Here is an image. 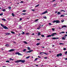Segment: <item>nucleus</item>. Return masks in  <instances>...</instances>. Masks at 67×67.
<instances>
[{
  "mask_svg": "<svg viewBox=\"0 0 67 67\" xmlns=\"http://www.w3.org/2000/svg\"><path fill=\"white\" fill-rule=\"evenodd\" d=\"M64 43H59V44L60 45H64Z\"/></svg>",
  "mask_w": 67,
  "mask_h": 67,
  "instance_id": "e433bc0d",
  "label": "nucleus"
},
{
  "mask_svg": "<svg viewBox=\"0 0 67 67\" xmlns=\"http://www.w3.org/2000/svg\"><path fill=\"white\" fill-rule=\"evenodd\" d=\"M26 35H29L30 34L28 33H26Z\"/></svg>",
  "mask_w": 67,
  "mask_h": 67,
  "instance_id": "de8ad7c7",
  "label": "nucleus"
},
{
  "mask_svg": "<svg viewBox=\"0 0 67 67\" xmlns=\"http://www.w3.org/2000/svg\"><path fill=\"white\" fill-rule=\"evenodd\" d=\"M55 22L56 23V24H57V23H59L60 22V21L58 20H54L52 22L53 23H55Z\"/></svg>",
  "mask_w": 67,
  "mask_h": 67,
  "instance_id": "f03ea898",
  "label": "nucleus"
},
{
  "mask_svg": "<svg viewBox=\"0 0 67 67\" xmlns=\"http://www.w3.org/2000/svg\"><path fill=\"white\" fill-rule=\"evenodd\" d=\"M11 33H12V34H15V32L13 31H11Z\"/></svg>",
  "mask_w": 67,
  "mask_h": 67,
  "instance_id": "aec40b11",
  "label": "nucleus"
},
{
  "mask_svg": "<svg viewBox=\"0 0 67 67\" xmlns=\"http://www.w3.org/2000/svg\"><path fill=\"white\" fill-rule=\"evenodd\" d=\"M52 39L53 40H56V39H58L59 38H55V37H52Z\"/></svg>",
  "mask_w": 67,
  "mask_h": 67,
  "instance_id": "9b49d317",
  "label": "nucleus"
},
{
  "mask_svg": "<svg viewBox=\"0 0 67 67\" xmlns=\"http://www.w3.org/2000/svg\"><path fill=\"white\" fill-rule=\"evenodd\" d=\"M43 53H44V52H40V54H41V55H43V54H43Z\"/></svg>",
  "mask_w": 67,
  "mask_h": 67,
  "instance_id": "c9c22d12",
  "label": "nucleus"
},
{
  "mask_svg": "<svg viewBox=\"0 0 67 67\" xmlns=\"http://www.w3.org/2000/svg\"><path fill=\"white\" fill-rule=\"evenodd\" d=\"M60 12H63H63H65V11L64 10H61L60 11Z\"/></svg>",
  "mask_w": 67,
  "mask_h": 67,
  "instance_id": "a878e982",
  "label": "nucleus"
},
{
  "mask_svg": "<svg viewBox=\"0 0 67 67\" xmlns=\"http://www.w3.org/2000/svg\"><path fill=\"white\" fill-rule=\"evenodd\" d=\"M65 36H67V34H66L65 35Z\"/></svg>",
  "mask_w": 67,
  "mask_h": 67,
  "instance_id": "69168bd1",
  "label": "nucleus"
},
{
  "mask_svg": "<svg viewBox=\"0 0 67 67\" xmlns=\"http://www.w3.org/2000/svg\"><path fill=\"white\" fill-rule=\"evenodd\" d=\"M22 20V18H20V21H21V20Z\"/></svg>",
  "mask_w": 67,
  "mask_h": 67,
  "instance_id": "5fc2aeb1",
  "label": "nucleus"
},
{
  "mask_svg": "<svg viewBox=\"0 0 67 67\" xmlns=\"http://www.w3.org/2000/svg\"><path fill=\"white\" fill-rule=\"evenodd\" d=\"M62 56V54L60 53L59 54H57L56 57H58V56Z\"/></svg>",
  "mask_w": 67,
  "mask_h": 67,
  "instance_id": "7ed1b4c3",
  "label": "nucleus"
},
{
  "mask_svg": "<svg viewBox=\"0 0 67 67\" xmlns=\"http://www.w3.org/2000/svg\"><path fill=\"white\" fill-rule=\"evenodd\" d=\"M33 50H30L28 51H27L26 52V53H31V52H33Z\"/></svg>",
  "mask_w": 67,
  "mask_h": 67,
  "instance_id": "39448f33",
  "label": "nucleus"
},
{
  "mask_svg": "<svg viewBox=\"0 0 67 67\" xmlns=\"http://www.w3.org/2000/svg\"><path fill=\"white\" fill-rule=\"evenodd\" d=\"M6 63H9V62H10V61L7 60V61H6Z\"/></svg>",
  "mask_w": 67,
  "mask_h": 67,
  "instance_id": "ea45409f",
  "label": "nucleus"
},
{
  "mask_svg": "<svg viewBox=\"0 0 67 67\" xmlns=\"http://www.w3.org/2000/svg\"><path fill=\"white\" fill-rule=\"evenodd\" d=\"M62 33H65V32L64 31L62 32Z\"/></svg>",
  "mask_w": 67,
  "mask_h": 67,
  "instance_id": "052dcab7",
  "label": "nucleus"
},
{
  "mask_svg": "<svg viewBox=\"0 0 67 67\" xmlns=\"http://www.w3.org/2000/svg\"><path fill=\"white\" fill-rule=\"evenodd\" d=\"M9 60H14V59H12L11 58H10Z\"/></svg>",
  "mask_w": 67,
  "mask_h": 67,
  "instance_id": "2eb2a0df",
  "label": "nucleus"
},
{
  "mask_svg": "<svg viewBox=\"0 0 67 67\" xmlns=\"http://www.w3.org/2000/svg\"><path fill=\"white\" fill-rule=\"evenodd\" d=\"M52 30L53 31H54V30H55V29L54 28H52Z\"/></svg>",
  "mask_w": 67,
  "mask_h": 67,
  "instance_id": "c03bdc74",
  "label": "nucleus"
},
{
  "mask_svg": "<svg viewBox=\"0 0 67 67\" xmlns=\"http://www.w3.org/2000/svg\"><path fill=\"white\" fill-rule=\"evenodd\" d=\"M19 28L20 29H21L22 28V26H19Z\"/></svg>",
  "mask_w": 67,
  "mask_h": 67,
  "instance_id": "7c9ffc66",
  "label": "nucleus"
},
{
  "mask_svg": "<svg viewBox=\"0 0 67 67\" xmlns=\"http://www.w3.org/2000/svg\"><path fill=\"white\" fill-rule=\"evenodd\" d=\"M31 10L33 11H35V10L34 9H32Z\"/></svg>",
  "mask_w": 67,
  "mask_h": 67,
  "instance_id": "13d9d810",
  "label": "nucleus"
},
{
  "mask_svg": "<svg viewBox=\"0 0 67 67\" xmlns=\"http://www.w3.org/2000/svg\"><path fill=\"white\" fill-rule=\"evenodd\" d=\"M38 20V19H36V20H35V22H37V21Z\"/></svg>",
  "mask_w": 67,
  "mask_h": 67,
  "instance_id": "4c0bfd02",
  "label": "nucleus"
},
{
  "mask_svg": "<svg viewBox=\"0 0 67 67\" xmlns=\"http://www.w3.org/2000/svg\"><path fill=\"white\" fill-rule=\"evenodd\" d=\"M6 35H10V33H6Z\"/></svg>",
  "mask_w": 67,
  "mask_h": 67,
  "instance_id": "4468645a",
  "label": "nucleus"
},
{
  "mask_svg": "<svg viewBox=\"0 0 67 67\" xmlns=\"http://www.w3.org/2000/svg\"><path fill=\"white\" fill-rule=\"evenodd\" d=\"M37 30H40V28L39 27H38L37 28Z\"/></svg>",
  "mask_w": 67,
  "mask_h": 67,
  "instance_id": "603ef678",
  "label": "nucleus"
},
{
  "mask_svg": "<svg viewBox=\"0 0 67 67\" xmlns=\"http://www.w3.org/2000/svg\"><path fill=\"white\" fill-rule=\"evenodd\" d=\"M26 51V49H25L23 50V52H25Z\"/></svg>",
  "mask_w": 67,
  "mask_h": 67,
  "instance_id": "2f4dec72",
  "label": "nucleus"
},
{
  "mask_svg": "<svg viewBox=\"0 0 67 67\" xmlns=\"http://www.w3.org/2000/svg\"><path fill=\"white\" fill-rule=\"evenodd\" d=\"M55 47V46L54 45H53L52 46V47Z\"/></svg>",
  "mask_w": 67,
  "mask_h": 67,
  "instance_id": "0e129e2a",
  "label": "nucleus"
},
{
  "mask_svg": "<svg viewBox=\"0 0 67 67\" xmlns=\"http://www.w3.org/2000/svg\"><path fill=\"white\" fill-rule=\"evenodd\" d=\"M2 11H3V12H5V11H6V10H5V9H3V10H2Z\"/></svg>",
  "mask_w": 67,
  "mask_h": 67,
  "instance_id": "4be33fe9",
  "label": "nucleus"
},
{
  "mask_svg": "<svg viewBox=\"0 0 67 67\" xmlns=\"http://www.w3.org/2000/svg\"><path fill=\"white\" fill-rule=\"evenodd\" d=\"M61 22L62 23H63L64 22V20H61Z\"/></svg>",
  "mask_w": 67,
  "mask_h": 67,
  "instance_id": "58836bf2",
  "label": "nucleus"
},
{
  "mask_svg": "<svg viewBox=\"0 0 67 67\" xmlns=\"http://www.w3.org/2000/svg\"><path fill=\"white\" fill-rule=\"evenodd\" d=\"M49 25H52V24H51V23H49Z\"/></svg>",
  "mask_w": 67,
  "mask_h": 67,
  "instance_id": "8fccbe9b",
  "label": "nucleus"
},
{
  "mask_svg": "<svg viewBox=\"0 0 67 67\" xmlns=\"http://www.w3.org/2000/svg\"><path fill=\"white\" fill-rule=\"evenodd\" d=\"M22 14L23 15H25L26 14V13H23Z\"/></svg>",
  "mask_w": 67,
  "mask_h": 67,
  "instance_id": "864d4df0",
  "label": "nucleus"
},
{
  "mask_svg": "<svg viewBox=\"0 0 67 67\" xmlns=\"http://www.w3.org/2000/svg\"><path fill=\"white\" fill-rule=\"evenodd\" d=\"M41 34L40 33V32H39L38 33V36H40V35H41Z\"/></svg>",
  "mask_w": 67,
  "mask_h": 67,
  "instance_id": "f3484780",
  "label": "nucleus"
},
{
  "mask_svg": "<svg viewBox=\"0 0 67 67\" xmlns=\"http://www.w3.org/2000/svg\"><path fill=\"white\" fill-rule=\"evenodd\" d=\"M63 50L64 51H66V48H63Z\"/></svg>",
  "mask_w": 67,
  "mask_h": 67,
  "instance_id": "09e8293b",
  "label": "nucleus"
},
{
  "mask_svg": "<svg viewBox=\"0 0 67 67\" xmlns=\"http://www.w3.org/2000/svg\"><path fill=\"white\" fill-rule=\"evenodd\" d=\"M1 24V26H2V27H3V28L4 26V25H3L1 24Z\"/></svg>",
  "mask_w": 67,
  "mask_h": 67,
  "instance_id": "f8f14e48",
  "label": "nucleus"
},
{
  "mask_svg": "<svg viewBox=\"0 0 67 67\" xmlns=\"http://www.w3.org/2000/svg\"><path fill=\"white\" fill-rule=\"evenodd\" d=\"M15 51V49H11L10 50L8 51V52H13V51Z\"/></svg>",
  "mask_w": 67,
  "mask_h": 67,
  "instance_id": "9d476101",
  "label": "nucleus"
},
{
  "mask_svg": "<svg viewBox=\"0 0 67 67\" xmlns=\"http://www.w3.org/2000/svg\"><path fill=\"white\" fill-rule=\"evenodd\" d=\"M37 59H38V58H36L35 59V60H37Z\"/></svg>",
  "mask_w": 67,
  "mask_h": 67,
  "instance_id": "3c124183",
  "label": "nucleus"
},
{
  "mask_svg": "<svg viewBox=\"0 0 67 67\" xmlns=\"http://www.w3.org/2000/svg\"><path fill=\"white\" fill-rule=\"evenodd\" d=\"M12 15L13 16H14V14L13 13H12Z\"/></svg>",
  "mask_w": 67,
  "mask_h": 67,
  "instance_id": "473e14b6",
  "label": "nucleus"
},
{
  "mask_svg": "<svg viewBox=\"0 0 67 67\" xmlns=\"http://www.w3.org/2000/svg\"><path fill=\"white\" fill-rule=\"evenodd\" d=\"M37 41H39L40 40V39H37Z\"/></svg>",
  "mask_w": 67,
  "mask_h": 67,
  "instance_id": "bf43d9fd",
  "label": "nucleus"
},
{
  "mask_svg": "<svg viewBox=\"0 0 67 67\" xmlns=\"http://www.w3.org/2000/svg\"><path fill=\"white\" fill-rule=\"evenodd\" d=\"M32 35H34V33H33L32 34Z\"/></svg>",
  "mask_w": 67,
  "mask_h": 67,
  "instance_id": "338daca9",
  "label": "nucleus"
},
{
  "mask_svg": "<svg viewBox=\"0 0 67 67\" xmlns=\"http://www.w3.org/2000/svg\"><path fill=\"white\" fill-rule=\"evenodd\" d=\"M41 36L42 37H45V36H44V35H41Z\"/></svg>",
  "mask_w": 67,
  "mask_h": 67,
  "instance_id": "5701e85b",
  "label": "nucleus"
},
{
  "mask_svg": "<svg viewBox=\"0 0 67 67\" xmlns=\"http://www.w3.org/2000/svg\"><path fill=\"white\" fill-rule=\"evenodd\" d=\"M22 12H26V10H23L22 11Z\"/></svg>",
  "mask_w": 67,
  "mask_h": 67,
  "instance_id": "f704fd0d",
  "label": "nucleus"
},
{
  "mask_svg": "<svg viewBox=\"0 0 67 67\" xmlns=\"http://www.w3.org/2000/svg\"><path fill=\"white\" fill-rule=\"evenodd\" d=\"M27 49H28V50H31V49H30V47H28Z\"/></svg>",
  "mask_w": 67,
  "mask_h": 67,
  "instance_id": "412c9836",
  "label": "nucleus"
},
{
  "mask_svg": "<svg viewBox=\"0 0 67 67\" xmlns=\"http://www.w3.org/2000/svg\"><path fill=\"white\" fill-rule=\"evenodd\" d=\"M40 44V43H37L36 44V45H37V46H38V45H39Z\"/></svg>",
  "mask_w": 67,
  "mask_h": 67,
  "instance_id": "bb28decb",
  "label": "nucleus"
},
{
  "mask_svg": "<svg viewBox=\"0 0 67 67\" xmlns=\"http://www.w3.org/2000/svg\"><path fill=\"white\" fill-rule=\"evenodd\" d=\"M66 36H64V38H66Z\"/></svg>",
  "mask_w": 67,
  "mask_h": 67,
  "instance_id": "e2e57ef3",
  "label": "nucleus"
},
{
  "mask_svg": "<svg viewBox=\"0 0 67 67\" xmlns=\"http://www.w3.org/2000/svg\"><path fill=\"white\" fill-rule=\"evenodd\" d=\"M3 15V13H1L0 14V16H1V15Z\"/></svg>",
  "mask_w": 67,
  "mask_h": 67,
  "instance_id": "a18cd8bd",
  "label": "nucleus"
},
{
  "mask_svg": "<svg viewBox=\"0 0 67 67\" xmlns=\"http://www.w3.org/2000/svg\"><path fill=\"white\" fill-rule=\"evenodd\" d=\"M24 2V1H21V2H20V3H23Z\"/></svg>",
  "mask_w": 67,
  "mask_h": 67,
  "instance_id": "4d7b16f0",
  "label": "nucleus"
},
{
  "mask_svg": "<svg viewBox=\"0 0 67 67\" xmlns=\"http://www.w3.org/2000/svg\"><path fill=\"white\" fill-rule=\"evenodd\" d=\"M65 60H67V58L65 59Z\"/></svg>",
  "mask_w": 67,
  "mask_h": 67,
  "instance_id": "774afa93",
  "label": "nucleus"
},
{
  "mask_svg": "<svg viewBox=\"0 0 67 67\" xmlns=\"http://www.w3.org/2000/svg\"><path fill=\"white\" fill-rule=\"evenodd\" d=\"M8 8H9L10 10H11V7H8Z\"/></svg>",
  "mask_w": 67,
  "mask_h": 67,
  "instance_id": "72a5a7b5",
  "label": "nucleus"
},
{
  "mask_svg": "<svg viewBox=\"0 0 67 67\" xmlns=\"http://www.w3.org/2000/svg\"><path fill=\"white\" fill-rule=\"evenodd\" d=\"M62 40H65V38L64 37H63L62 38Z\"/></svg>",
  "mask_w": 67,
  "mask_h": 67,
  "instance_id": "c85d7f7f",
  "label": "nucleus"
},
{
  "mask_svg": "<svg viewBox=\"0 0 67 67\" xmlns=\"http://www.w3.org/2000/svg\"><path fill=\"white\" fill-rule=\"evenodd\" d=\"M39 6V4L37 5H36L35 7V8H36V7H38Z\"/></svg>",
  "mask_w": 67,
  "mask_h": 67,
  "instance_id": "c756f323",
  "label": "nucleus"
},
{
  "mask_svg": "<svg viewBox=\"0 0 67 67\" xmlns=\"http://www.w3.org/2000/svg\"><path fill=\"white\" fill-rule=\"evenodd\" d=\"M15 54L16 55H17V54H18L19 55H22V54H20V53L19 52H16V53H15Z\"/></svg>",
  "mask_w": 67,
  "mask_h": 67,
  "instance_id": "20e7f679",
  "label": "nucleus"
},
{
  "mask_svg": "<svg viewBox=\"0 0 67 67\" xmlns=\"http://www.w3.org/2000/svg\"><path fill=\"white\" fill-rule=\"evenodd\" d=\"M57 14L58 15H59V14H60V12H58Z\"/></svg>",
  "mask_w": 67,
  "mask_h": 67,
  "instance_id": "a211bd4d",
  "label": "nucleus"
},
{
  "mask_svg": "<svg viewBox=\"0 0 67 67\" xmlns=\"http://www.w3.org/2000/svg\"><path fill=\"white\" fill-rule=\"evenodd\" d=\"M43 18H44V19H47L46 17V16H45L44 17H43Z\"/></svg>",
  "mask_w": 67,
  "mask_h": 67,
  "instance_id": "a19ab883",
  "label": "nucleus"
},
{
  "mask_svg": "<svg viewBox=\"0 0 67 67\" xmlns=\"http://www.w3.org/2000/svg\"><path fill=\"white\" fill-rule=\"evenodd\" d=\"M20 62H21V63H23L25 62V60H19L15 61V63H19Z\"/></svg>",
  "mask_w": 67,
  "mask_h": 67,
  "instance_id": "f257e3e1",
  "label": "nucleus"
},
{
  "mask_svg": "<svg viewBox=\"0 0 67 67\" xmlns=\"http://www.w3.org/2000/svg\"><path fill=\"white\" fill-rule=\"evenodd\" d=\"M48 12L47 11H45L42 14H41V15H42V14H45V13H47Z\"/></svg>",
  "mask_w": 67,
  "mask_h": 67,
  "instance_id": "423d86ee",
  "label": "nucleus"
},
{
  "mask_svg": "<svg viewBox=\"0 0 67 67\" xmlns=\"http://www.w3.org/2000/svg\"><path fill=\"white\" fill-rule=\"evenodd\" d=\"M6 46H9V44H7L5 45Z\"/></svg>",
  "mask_w": 67,
  "mask_h": 67,
  "instance_id": "79ce46f5",
  "label": "nucleus"
},
{
  "mask_svg": "<svg viewBox=\"0 0 67 67\" xmlns=\"http://www.w3.org/2000/svg\"><path fill=\"white\" fill-rule=\"evenodd\" d=\"M38 57L39 58H41V57L40 56H38Z\"/></svg>",
  "mask_w": 67,
  "mask_h": 67,
  "instance_id": "680f3d73",
  "label": "nucleus"
},
{
  "mask_svg": "<svg viewBox=\"0 0 67 67\" xmlns=\"http://www.w3.org/2000/svg\"><path fill=\"white\" fill-rule=\"evenodd\" d=\"M3 28H4V29H5V30H7L8 29V28L7 27V26H4V27H3Z\"/></svg>",
  "mask_w": 67,
  "mask_h": 67,
  "instance_id": "0eeeda50",
  "label": "nucleus"
},
{
  "mask_svg": "<svg viewBox=\"0 0 67 67\" xmlns=\"http://www.w3.org/2000/svg\"><path fill=\"white\" fill-rule=\"evenodd\" d=\"M65 54H67V51H66V52H65Z\"/></svg>",
  "mask_w": 67,
  "mask_h": 67,
  "instance_id": "6e6d98bb",
  "label": "nucleus"
},
{
  "mask_svg": "<svg viewBox=\"0 0 67 67\" xmlns=\"http://www.w3.org/2000/svg\"><path fill=\"white\" fill-rule=\"evenodd\" d=\"M52 35H49L47 36V37H52Z\"/></svg>",
  "mask_w": 67,
  "mask_h": 67,
  "instance_id": "1a4fd4ad",
  "label": "nucleus"
},
{
  "mask_svg": "<svg viewBox=\"0 0 67 67\" xmlns=\"http://www.w3.org/2000/svg\"><path fill=\"white\" fill-rule=\"evenodd\" d=\"M44 54H45V55H48V53H46V52L44 53Z\"/></svg>",
  "mask_w": 67,
  "mask_h": 67,
  "instance_id": "cd10ccee",
  "label": "nucleus"
},
{
  "mask_svg": "<svg viewBox=\"0 0 67 67\" xmlns=\"http://www.w3.org/2000/svg\"><path fill=\"white\" fill-rule=\"evenodd\" d=\"M2 21H6V20H5L4 19H2Z\"/></svg>",
  "mask_w": 67,
  "mask_h": 67,
  "instance_id": "6ab92c4d",
  "label": "nucleus"
},
{
  "mask_svg": "<svg viewBox=\"0 0 67 67\" xmlns=\"http://www.w3.org/2000/svg\"><path fill=\"white\" fill-rule=\"evenodd\" d=\"M64 16H65V15H61L60 16L61 17H64Z\"/></svg>",
  "mask_w": 67,
  "mask_h": 67,
  "instance_id": "393cba45",
  "label": "nucleus"
},
{
  "mask_svg": "<svg viewBox=\"0 0 67 67\" xmlns=\"http://www.w3.org/2000/svg\"><path fill=\"white\" fill-rule=\"evenodd\" d=\"M23 33L21 34H22V35L24 34H25L24 32L23 31Z\"/></svg>",
  "mask_w": 67,
  "mask_h": 67,
  "instance_id": "49530a36",
  "label": "nucleus"
},
{
  "mask_svg": "<svg viewBox=\"0 0 67 67\" xmlns=\"http://www.w3.org/2000/svg\"><path fill=\"white\" fill-rule=\"evenodd\" d=\"M44 59H47V57H44Z\"/></svg>",
  "mask_w": 67,
  "mask_h": 67,
  "instance_id": "37998d69",
  "label": "nucleus"
},
{
  "mask_svg": "<svg viewBox=\"0 0 67 67\" xmlns=\"http://www.w3.org/2000/svg\"><path fill=\"white\" fill-rule=\"evenodd\" d=\"M30 56H29L28 57H26V58L27 59H28V58H29L30 57Z\"/></svg>",
  "mask_w": 67,
  "mask_h": 67,
  "instance_id": "b1692460",
  "label": "nucleus"
},
{
  "mask_svg": "<svg viewBox=\"0 0 67 67\" xmlns=\"http://www.w3.org/2000/svg\"><path fill=\"white\" fill-rule=\"evenodd\" d=\"M23 42L25 44H27V42H26V41H24Z\"/></svg>",
  "mask_w": 67,
  "mask_h": 67,
  "instance_id": "dca6fc26",
  "label": "nucleus"
},
{
  "mask_svg": "<svg viewBox=\"0 0 67 67\" xmlns=\"http://www.w3.org/2000/svg\"><path fill=\"white\" fill-rule=\"evenodd\" d=\"M67 27V26L66 25H64V26H62V29H63V27Z\"/></svg>",
  "mask_w": 67,
  "mask_h": 67,
  "instance_id": "ddd939ff",
  "label": "nucleus"
},
{
  "mask_svg": "<svg viewBox=\"0 0 67 67\" xmlns=\"http://www.w3.org/2000/svg\"><path fill=\"white\" fill-rule=\"evenodd\" d=\"M57 35V33H53L52 34V36H54V35Z\"/></svg>",
  "mask_w": 67,
  "mask_h": 67,
  "instance_id": "6e6552de",
  "label": "nucleus"
}]
</instances>
